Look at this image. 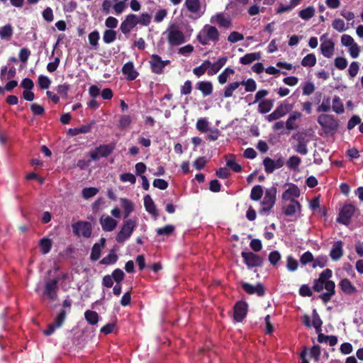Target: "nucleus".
I'll return each instance as SVG.
<instances>
[{"mask_svg": "<svg viewBox=\"0 0 363 363\" xmlns=\"http://www.w3.org/2000/svg\"><path fill=\"white\" fill-rule=\"evenodd\" d=\"M138 25L137 15L130 13L126 16L125 20L120 26L121 31L126 35L130 33L131 30Z\"/></svg>", "mask_w": 363, "mask_h": 363, "instance_id": "2eb2a0df", "label": "nucleus"}, {"mask_svg": "<svg viewBox=\"0 0 363 363\" xmlns=\"http://www.w3.org/2000/svg\"><path fill=\"white\" fill-rule=\"evenodd\" d=\"M167 41L172 46H177L185 43V36L176 24H171L167 29Z\"/></svg>", "mask_w": 363, "mask_h": 363, "instance_id": "20e7f679", "label": "nucleus"}, {"mask_svg": "<svg viewBox=\"0 0 363 363\" xmlns=\"http://www.w3.org/2000/svg\"><path fill=\"white\" fill-rule=\"evenodd\" d=\"M38 85L42 89H47L51 84L50 79L44 75H40L38 79Z\"/></svg>", "mask_w": 363, "mask_h": 363, "instance_id": "13d9d810", "label": "nucleus"}, {"mask_svg": "<svg viewBox=\"0 0 363 363\" xmlns=\"http://www.w3.org/2000/svg\"><path fill=\"white\" fill-rule=\"evenodd\" d=\"M331 109L330 97H324L322 104L317 108V112H329Z\"/></svg>", "mask_w": 363, "mask_h": 363, "instance_id": "a18cd8bd", "label": "nucleus"}, {"mask_svg": "<svg viewBox=\"0 0 363 363\" xmlns=\"http://www.w3.org/2000/svg\"><path fill=\"white\" fill-rule=\"evenodd\" d=\"M175 230V227L173 225H166L162 228H159L157 229V235H166L169 236L172 235Z\"/></svg>", "mask_w": 363, "mask_h": 363, "instance_id": "49530a36", "label": "nucleus"}, {"mask_svg": "<svg viewBox=\"0 0 363 363\" xmlns=\"http://www.w3.org/2000/svg\"><path fill=\"white\" fill-rule=\"evenodd\" d=\"M152 16L149 13H143L140 18L137 16L138 24L143 26H147L151 22Z\"/></svg>", "mask_w": 363, "mask_h": 363, "instance_id": "4d7b16f0", "label": "nucleus"}, {"mask_svg": "<svg viewBox=\"0 0 363 363\" xmlns=\"http://www.w3.org/2000/svg\"><path fill=\"white\" fill-rule=\"evenodd\" d=\"M102 229L106 232L113 231L117 226L118 222L109 216H103L99 220Z\"/></svg>", "mask_w": 363, "mask_h": 363, "instance_id": "6ab92c4d", "label": "nucleus"}, {"mask_svg": "<svg viewBox=\"0 0 363 363\" xmlns=\"http://www.w3.org/2000/svg\"><path fill=\"white\" fill-rule=\"evenodd\" d=\"M276 196H277V187L272 186L269 189H267L265 191L264 199L262 202H265L270 205H274L276 202Z\"/></svg>", "mask_w": 363, "mask_h": 363, "instance_id": "c85d7f7f", "label": "nucleus"}, {"mask_svg": "<svg viewBox=\"0 0 363 363\" xmlns=\"http://www.w3.org/2000/svg\"><path fill=\"white\" fill-rule=\"evenodd\" d=\"M70 89L69 84L65 83L63 84H60L57 86V91L59 94L62 96V98L67 99L68 96V92Z\"/></svg>", "mask_w": 363, "mask_h": 363, "instance_id": "052dcab7", "label": "nucleus"}, {"mask_svg": "<svg viewBox=\"0 0 363 363\" xmlns=\"http://www.w3.org/2000/svg\"><path fill=\"white\" fill-rule=\"evenodd\" d=\"M317 62L316 57L314 54L311 53L306 55L302 61H301V65L303 67H313L315 65Z\"/></svg>", "mask_w": 363, "mask_h": 363, "instance_id": "37998d69", "label": "nucleus"}, {"mask_svg": "<svg viewBox=\"0 0 363 363\" xmlns=\"http://www.w3.org/2000/svg\"><path fill=\"white\" fill-rule=\"evenodd\" d=\"M291 203L286 205L283 207V213L286 216H293L295 213L298 212H301V205L296 199H290Z\"/></svg>", "mask_w": 363, "mask_h": 363, "instance_id": "4be33fe9", "label": "nucleus"}, {"mask_svg": "<svg viewBox=\"0 0 363 363\" xmlns=\"http://www.w3.org/2000/svg\"><path fill=\"white\" fill-rule=\"evenodd\" d=\"M196 127L199 131L206 133L208 130V122L206 118H200L197 121Z\"/></svg>", "mask_w": 363, "mask_h": 363, "instance_id": "6e6d98bb", "label": "nucleus"}, {"mask_svg": "<svg viewBox=\"0 0 363 363\" xmlns=\"http://www.w3.org/2000/svg\"><path fill=\"white\" fill-rule=\"evenodd\" d=\"M291 109L292 105L286 102L281 103L272 113L266 116V119L269 122L277 121L286 116Z\"/></svg>", "mask_w": 363, "mask_h": 363, "instance_id": "1a4fd4ad", "label": "nucleus"}, {"mask_svg": "<svg viewBox=\"0 0 363 363\" xmlns=\"http://www.w3.org/2000/svg\"><path fill=\"white\" fill-rule=\"evenodd\" d=\"M241 256L243 258L244 263L248 268L262 267L264 260L258 255L252 252H242Z\"/></svg>", "mask_w": 363, "mask_h": 363, "instance_id": "9b49d317", "label": "nucleus"}, {"mask_svg": "<svg viewBox=\"0 0 363 363\" xmlns=\"http://www.w3.org/2000/svg\"><path fill=\"white\" fill-rule=\"evenodd\" d=\"M244 39V35L242 33H240L237 31H233L228 36V40L231 43H235L238 41L242 40Z\"/></svg>", "mask_w": 363, "mask_h": 363, "instance_id": "e2e57ef3", "label": "nucleus"}, {"mask_svg": "<svg viewBox=\"0 0 363 363\" xmlns=\"http://www.w3.org/2000/svg\"><path fill=\"white\" fill-rule=\"evenodd\" d=\"M58 290V279H49L45 286L44 295L47 296L48 298L51 301H55L57 297Z\"/></svg>", "mask_w": 363, "mask_h": 363, "instance_id": "4468645a", "label": "nucleus"}, {"mask_svg": "<svg viewBox=\"0 0 363 363\" xmlns=\"http://www.w3.org/2000/svg\"><path fill=\"white\" fill-rule=\"evenodd\" d=\"M13 29L11 24H6L0 28V36L2 39L9 40L13 35Z\"/></svg>", "mask_w": 363, "mask_h": 363, "instance_id": "e433bc0d", "label": "nucleus"}, {"mask_svg": "<svg viewBox=\"0 0 363 363\" xmlns=\"http://www.w3.org/2000/svg\"><path fill=\"white\" fill-rule=\"evenodd\" d=\"M324 36L325 35H323L320 38V40L322 41L320 44L321 53L324 57L330 58L333 55L335 50V43L330 39L325 40L323 41Z\"/></svg>", "mask_w": 363, "mask_h": 363, "instance_id": "a211bd4d", "label": "nucleus"}, {"mask_svg": "<svg viewBox=\"0 0 363 363\" xmlns=\"http://www.w3.org/2000/svg\"><path fill=\"white\" fill-rule=\"evenodd\" d=\"M248 304L244 301H238L233 307V318L235 322L240 323L246 317Z\"/></svg>", "mask_w": 363, "mask_h": 363, "instance_id": "ddd939ff", "label": "nucleus"}, {"mask_svg": "<svg viewBox=\"0 0 363 363\" xmlns=\"http://www.w3.org/2000/svg\"><path fill=\"white\" fill-rule=\"evenodd\" d=\"M294 138H296L298 143L294 147V150L296 152L306 155L308 153V140H306L305 137L302 134H297L294 136Z\"/></svg>", "mask_w": 363, "mask_h": 363, "instance_id": "412c9836", "label": "nucleus"}, {"mask_svg": "<svg viewBox=\"0 0 363 363\" xmlns=\"http://www.w3.org/2000/svg\"><path fill=\"white\" fill-rule=\"evenodd\" d=\"M315 13V9L313 6H308L306 9L301 10L298 13V16L303 20H309L311 18Z\"/></svg>", "mask_w": 363, "mask_h": 363, "instance_id": "a19ab883", "label": "nucleus"}, {"mask_svg": "<svg viewBox=\"0 0 363 363\" xmlns=\"http://www.w3.org/2000/svg\"><path fill=\"white\" fill-rule=\"evenodd\" d=\"M333 110L336 113H342L345 111L343 104L338 96H335L333 99Z\"/></svg>", "mask_w": 363, "mask_h": 363, "instance_id": "79ce46f5", "label": "nucleus"}, {"mask_svg": "<svg viewBox=\"0 0 363 363\" xmlns=\"http://www.w3.org/2000/svg\"><path fill=\"white\" fill-rule=\"evenodd\" d=\"M301 160L299 157L293 155L286 162V165L290 169H296L300 164Z\"/></svg>", "mask_w": 363, "mask_h": 363, "instance_id": "8fccbe9b", "label": "nucleus"}, {"mask_svg": "<svg viewBox=\"0 0 363 363\" xmlns=\"http://www.w3.org/2000/svg\"><path fill=\"white\" fill-rule=\"evenodd\" d=\"M122 72L126 76V79L128 81L135 80L139 75L132 62H128L123 66Z\"/></svg>", "mask_w": 363, "mask_h": 363, "instance_id": "aec40b11", "label": "nucleus"}, {"mask_svg": "<svg viewBox=\"0 0 363 363\" xmlns=\"http://www.w3.org/2000/svg\"><path fill=\"white\" fill-rule=\"evenodd\" d=\"M313 321L312 324L315 329L317 333H320L322 330L323 321L320 318L316 309L313 310L312 313Z\"/></svg>", "mask_w": 363, "mask_h": 363, "instance_id": "58836bf2", "label": "nucleus"}, {"mask_svg": "<svg viewBox=\"0 0 363 363\" xmlns=\"http://www.w3.org/2000/svg\"><path fill=\"white\" fill-rule=\"evenodd\" d=\"M242 288L248 294H256L258 296H263L265 294V289L261 283H257L255 286L250 283H243Z\"/></svg>", "mask_w": 363, "mask_h": 363, "instance_id": "f3484780", "label": "nucleus"}, {"mask_svg": "<svg viewBox=\"0 0 363 363\" xmlns=\"http://www.w3.org/2000/svg\"><path fill=\"white\" fill-rule=\"evenodd\" d=\"M334 63L335 66L340 70L345 69L347 66V60L342 57H336Z\"/></svg>", "mask_w": 363, "mask_h": 363, "instance_id": "338daca9", "label": "nucleus"}, {"mask_svg": "<svg viewBox=\"0 0 363 363\" xmlns=\"http://www.w3.org/2000/svg\"><path fill=\"white\" fill-rule=\"evenodd\" d=\"M121 204L124 211V219H126L134 211V204L130 200L126 198L121 199Z\"/></svg>", "mask_w": 363, "mask_h": 363, "instance_id": "c756f323", "label": "nucleus"}, {"mask_svg": "<svg viewBox=\"0 0 363 363\" xmlns=\"http://www.w3.org/2000/svg\"><path fill=\"white\" fill-rule=\"evenodd\" d=\"M298 261L292 256H288L286 258V267L289 271L294 272L298 269Z\"/></svg>", "mask_w": 363, "mask_h": 363, "instance_id": "5fc2aeb1", "label": "nucleus"}, {"mask_svg": "<svg viewBox=\"0 0 363 363\" xmlns=\"http://www.w3.org/2000/svg\"><path fill=\"white\" fill-rule=\"evenodd\" d=\"M333 276V271L330 269H325L320 274L318 279L313 281V289L315 292H320L323 289L325 292L319 295V298L324 303L329 302L332 297L335 294V284L330 280Z\"/></svg>", "mask_w": 363, "mask_h": 363, "instance_id": "f257e3e1", "label": "nucleus"}, {"mask_svg": "<svg viewBox=\"0 0 363 363\" xmlns=\"http://www.w3.org/2000/svg\"><path fill=\"white\" fill-rule=\"evenodd\" d=\"M274 160L271 159L270 157H265L263 160V164L264 167V170L266 173L270 174L272 173L276 169L274 166Z\"/></svg>", "mask_w": 363, "mask_h": 363, "instance_id": "603ef678", "label": "nucleus"}, {"mask_svg": "<svg viewBox=\"0 0 363 363\" xmlns=\"http://www.w3.org/2000/svg\"><path fill=\"white\" fill-rule=\"evenodd\" d=\"M240 85H244L245 89L247 92H252L256 90L257 89V84L255 81L253 79H248L247 80L245 81L242 80L241 82H239Z\"/></svg>", "mask_w": 363, "mask_h": 363, "instance_id": "de8ad7c7", "label": "nucleus"}, {"mask_svg": "<svg viewBox=\"0 0 363 363\" xmlns=\"http://www.w3.org/2000/svg\"><path fill=\"white\" fill-rule=\"evenodd\" d=\"M260 58H261V53L259 52L248 53L240 58V62L242 65H250V64L252 63L254 61L258 60Z\"/></svg>", "mask_w": 363, "mask_h": 363, "instance_id": "473e14b6", "label": "nucleus"}, {"mask_svg": "<svg viewBox=\"0 0 363 363\" xmlns=\"http://www.w3.org/2000/svg\"><path fill=\"white\" fill-rule=\"evenodd\" d=\"M143 200L145 210L156 218L158 216V211L151 196L149 194H146Z\"/></svg>", "mask_w": 363, "mask_h": 363, "instance_id": "b1692460", "label": "nucleus"}, {"mask_svg": "<svg viewBox=\"0 0 363 363\" xmlns=\"http://www.w3.org/2000/svg\"><path fill=\"white\" fill-rule=\"evenodd\" d=\"M210 21L211 23H216L219 27L228 28L232 26L231 20L223 13H217L211 16Z\"/></svg>", "mask_w": 363, "mask_h": 363, "instance_id": "dca6fc26", "label": "nucleus"}, {"mask_svg": "<svg viewBox=\"0 0 363 363\" xmlns=\"http://www.w3.org/2000/svg\"><path fill=\"white\" fill-rule=\"evenodd\" d=\"M52 245V240L49 238H43L40 240L39 246L40 248V252L43 255H46L50 251Z\"/></svg>", "mask_w": 363, "mask_h": 363, "instance_id": "f704fd0d", "label": "nucleus"}, {"mask_svg": "<svg viewBox=\"0 0 363 363\" xmlns=\"http://www.w3.org/2000/svg\"><path fill=\"white\" fill-rule=\"evenodd\" d=\"M333 28L338 32H343L346 30L345 22L340 18H336L333 21Z\"/></svg>", "mask_w": 363, "mask_h": 363, "instance_id": "69168bd1", "label": "nucleus"}, {"mask_svg": "<svg viewBox=\"0 0 363 363\" xmlns=\"http://www.w3.org/2000/svg\"><path fill=\"white\" fill-rule=\"evenodd\" d=\"M263 188L260 185L255 186L250 192V199L252 201H259L263 196Z\"/></svg>", "mask_w": 363, "mask_h": 363, "instance_id": "4c0bfd02", "label": "nucleus"}, {"mask_svg": "<svg viewBox=\"0 0 363 363\" xmlns=\"http://www.w3.org/2000/svg\"><path fill=\"white\" fill-rule=\"evenodd\" d=\"M99 192V189L96 187L84 188L82 192V196L85 199L94 196Z\"/></svg>", "mask_w": 363, "mask_h": 363, "instance_id": "864d4df0", "label": "nucleus"}, {"mask_svg": "<svg viewBox=\"0 0 363 363\" xmlns=\"http://www.w3.org/2000/svg\"><path fill=\"white\" fill-rule=\"evenodd\" d=\"M118 260V256L116 254L115 251L112 250L108 255L104 257L101 261L100 263L105 265H109L115 264Z\"/></svg>", "mask_w": 363, "mask_h": 363, "instance_id": "ea45409f", "label": "nucleus"}, {"mask_svg": "<svg viewBox=\"0 0 363 363\" xmlns=\"http://www.w3.org/2000/svg\"><path fill=\"white\" fill-rule=\"evenodd\" d=\"M196 38L202 45H208L210 41L217 43L219 40V32L215 26L206 24L198 33Z\"/></svg>", "mask_w": 363, "mask_h": 363, "instance_id": "f03ea898", "label": "nucleus"}, {"mask_svg": "<svg viewBox=\"0 0 363 363\" xmlns=\"http://www.w3.org/2000/svg\"><path fill=\"white\" fill-rule=\"evenodd\" d=\"M300 189L297 185L291 184L289 189H287L281 196V198L284 201H290V199H295L300 196Z\"/></svg>", "mask_w": 363, "mask_h": 363, "instance_id": "5701e85b", "label": "nucleus"}, {"mask_svg": "<svg viewBox=\"0 0 363 363\" xmlns=\"http://www.w3.org/2000/svg\"><path fill=\"white\" fill-rule=\"evenodd\" d=\"M299 294L303 297H310L313 295L311 289L308 284H303L299 288Z\"/></svg>", "mask_w": 363, "mask_h": 363, "instance_id": "774afa93", "label": "nucleus"}, {"mask_svg": "<svg viewBox=\"0 0 363 363\" xmlns=\"http://www.w3.org/2000/svg\"><path fill=\"white\" fill-rule=\"evenodd\" d=\"M149 63L152 73L162 74L164 73V68L170 64V60H162L160 55L153 54L150 56Z\"/></svg>", "mask_w": 363, "mask_h": 363, "instance_id": "0eeeda50", "label": "nucleus"}, {"mask_svg": "<svg viewBox=\"0 0 363 363\" xmlns=\"http://www.w3.org/2000/svg\"><path fill=\"white\" fill-rule=\"evenodd\" d=\"M227 60V57H219L216 62L212 63L211 68L207 72L208 75L216 74L225 65Z\"/></svg>", "mask_w": 363, "mask_h": 363, "instance_id": "cd10ccee", "label": "nucleus"}, {"mask_svg": "<svg viewBox=\"0 0 363 363\" xmlns=\"http://www.w3.org/2000/svg\"><path fill=\"white\" fill-rule=\"evenodd\" d=\"M85 320L90 325H96L99 322V316L94 311L87 310L84 313Z\"/></svg>", "mask_w": 363, "mask_h": 363, "instance_id": "c9c22d12", "label": "nucleus"}, {"mask_svg": "<svg viewBox=\"0 0 363 363\" xmlns=\"http://www.w3.org/2000/svg\"><path fill=\"white\" fill-rule=\"evenodd\" d=\"M302 116L301 113L298 111L292 112L286 121V128L289 130H296L298 128V125L295 124V121Z\"/></svg>", "mask_w": 363, "mask_h": 363, "instance_id": "393cba45", "label": "nucleus"}, {"mask_svg": "<svg viewBox=\"0 0 363 363\" xmlns=\"http://www.w3.org/2000/svg\"><path fill=\"white\" fill-rule=\"evenodd\" d=\"M240 86L239 82H235L229 84L224 89L223 96L225 98H229L233 96V91Z\"/></svg>", "mask_w": 363, "mask_h": 363, "instance_id": "09e8293b", "label": "nucleus"}, {"mask_svg": "<svg viewBox=\"0 0 363 363\" xmlns=\"http://www.w3.org/2000/svg\"><path fill=\"white\" fill-rule=\"evenodd\" d=\"M114 144L101 145L90 152L92 160L97 161L100 157H106L110 155L115 149Z\"/></svg>", "mask_w": 363, "mask_h": 363, "instance_id": "6e6552de", "label": "nucleus"}, {"mask_svg": "<svg viewBox=\"0 0 363 363\" xmlns=\"http://www.w3.org/2000/svg\"><path fill=\"white\" fill-rule=\"evenodd\" d=\"M196 88L201 91L203 96H209L213 92V84L211 82H199L196 84Z\"/></svg>", "mask_w": 363, "mask_h": 363, "instance_id": "7c9ffc66", "label": "nucleus"}, {"mask_svg": "<svg viewBox=\"0 0 363 363\" xmlns=\"http://www.w3.org/2000/svg\"><path fill=\"white\" fill-rule=\"evenodd\" d=\"M274 106L273 99H264L259 101L258 105L259 113L264 114L269 112Z\"/></svg>", "mask_w": 363, "mask_h": 363, "instance_id": "2f4dec72", "label": "nucleus"}, {"mask_svg": "<svg viewBox=\"0 0 363 363\" xmlns=\"http://www.w3.org/2000/svg\"><path fill=\"white\" fill-rule=\"evenodd\" d=\"M116 39V32L112 29L106 30L104 32L103 40L106 44H110Z\"/></svg>", "mask_w": 363, "mask_h": 363, "instance_id": "c03bdc74", "label": "nucleus"}, {"mask_svg": "<svg viewBox=\"0 0 363 363\" xmlns=\"http://www.w3.org/2000/svg\"><path fill=\"white\" fill-rule=\"evenodd\" d=\"M101 248L100 244L95 243L91 248L90 259L91 261L98 260L101 257Z\"/></svg>", "mask_w": 363, "mask_h": 363, "instance_id": "3c124183", "label": "nucleus"}, {"mask_svg": "<svg viewBox=\"0 0 363 363\" xmlns=\"http://www.w3.org/2000/svg\"><path fill=\"white\" fill-rule=\"evenodd\" d=\"M355 209V206L351 203L344 205L339 213L337 221L345 225H349Z\"/></svg>", "mask_w": 363, "mask_h": 363, "instance_id": "9d476101", "label": "nucleus"}, {"mask_svg": "<svg viewBox=\"0 0 363 363\" xmlns=\"http://www.w3.org/2000/svg\"><path fill=\"white\" fill-rule=\"evenodd\" d=\"M339 286L342 292L347 295H352L357 291L356 287L347 278L342 279Z\"/></svg>", "mask_w": 363, "mask_h": 363, "instance_id": "a878e982", "label": "nucleus"}, {"mask_svg": "<svg viewBox=\"0 0 363 363\" xmlns=\"http://www.w3.org/2000/svg\"><path fill=\"white\" fill-rule=\"evenodd\" d=\"M317 121L326 134L334 133L339 126L337 120L332 115L321 114Z\"/></svg>", "mask_w": 363, "mask_h": 363, "instance_id": "39448f33", "label": "nucleus"}, {"mask_svg": "<svg viewBox=\"0 0 363 363\" xmlns=\"http://www.w3.org/2000/svg\"><path fill=\"white\" fill-rule=\"evenodd\" d=\"M72 228L74 234L78 237L89 238L91 236L92 225L88 221H77L72 225Z\"/></svg>", "mask_w": 363, "mask_h": 363, "instance_id": "423d86ee", "label": "nucleus"}, {"mask_svg": "<svg viewBox=\"0 0 363 363\" xmlns=\"http://www.w3.org/2000/svg\"><path fill=\"white\" fill-rule=\"evenodd\" d=\"M88 38L90 45L96 48L99 40V33L97 30H94L89 34Z\"/></svg>", "mask_w": 363, "mask_h": 363, "instance_id": "bf43d9fd", "label": "nucleus"}, {"mask_svg": "<svg viewBox=\"0 0 363 363\" xmlns=\"http://www.w3.org/2000/svg\"><path fill=\"white\" fill-rule=\"evenodd\" d=\"M66 316L67 311L64 309L60 310L55 317L54 322L49 324L48 325V328L43 331L44 335L46 336L51 335L56 328H60L63 325L66 319Z\"/></svg>", "mask_w": 363, "mask_h": 363, "instance_id": "f8f14e48", "label": "nucleus"}, {"mask_svg": "<svg viewBox=\"0 0 363 363\" xmlns=\"http://www.w3.org/2000/svg\"><path fill=\"white\" fill-rule=\"evenodd\" d=\"M343 250H342V241L335 242L330 250V257L333 260L337 261L340 259L342 256Z\"/></svg>", "mask_w": 363, "mask_h": 363, "instance_id": "bb28decb", "label": "nucleus"}, {"mask_svg": "<svg viewBox=\"0 0 363 363\" xmlns=\"http://www.w3.org/2000/svg\"><path fill=\"white\" fill-rule=\"evenodd\" d=\"M137 226L135 219H126L123 221L120 231L116 236V240L118 243H123L128 239Z\"/></svg>", "mask_w": 363, "mask_h": 363, "instance_id": "7ed1b4c3", "label": "nucleus"}, {"mask_svg": "<svg viewBox=\"0 0 363 363\" xmlns=\"http://www.w3.org/2000/svg\"><path fill=\"white\" fill-rule=\"evenodd\" d=\"M184 5L191 13H199L201 11V3L199 0H186Z\"/></svg>", "mask_w": 363, "mask_h": 363, "instance_id": "72a5a7b5", "label": "nucleus"}, {"mask_svg": "<svg viewBox=\"0 0 363 363\" xmlns=\"http://www.w3.org/2000/svg\"><path fill=\"white\" fill-rule=\"evenodd\" d=\"M111 276H112L113 279H114V281L117 284H118V283H121L123 280L125 274L122 269L118 268L113 271Z\"/></svg>", "mask_w": 363, "mask_h": 363, "instance_id": "0e129e2a", "label": "nucleus"}, {"mask_svg": "<svg viewBox=\"0 0 363 363\" xmlns=\"http://www.w3.org/2000/svg\"><path fill=\"white\" fill-rule=\"evenodd\" d=\"M132 122V118L129 115H123L121 116L118 126L121 129H125L130 125Z\"/></svg>", "mask_w": 363, "mask_h": 363, "instance_id": "680f3d73", "label": "nucleus"}]
</instances>
